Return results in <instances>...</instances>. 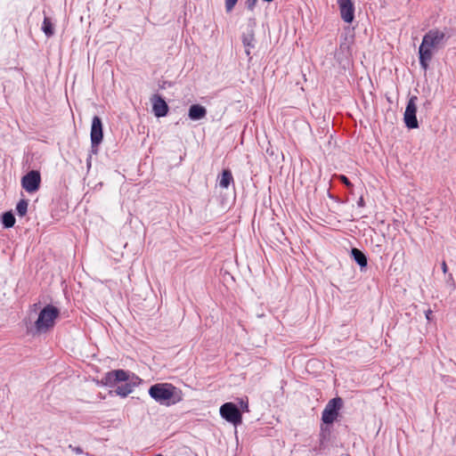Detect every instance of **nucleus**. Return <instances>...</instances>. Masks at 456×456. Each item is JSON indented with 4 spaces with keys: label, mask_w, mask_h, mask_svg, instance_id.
I'll return each instance as SVG.
<instances>
[{
    "label": "nucleus",
    "mask_w": 456,
    "mask_h": 456,
    "mask_svg": "<svg viewBox=\"0 0 456 456\" xmlns=\"http://www.w3.org/2000/svg\"><path fill=\"white\" fill-rule=\"evenodd\" d=\"M417 96H411L407 103L405 111H404V123L408 128H417L419 126V123L416 117L417 112Z\"/></svg>",
    "instance_id": "nucleus-8"
},
{
    "label": "nucleus",
    "mask_w": 456,
    "mask_h": 456,
    "mask_svg": "<svg viewBox=\"0 0 456 456\" xmlns=\"http://www.w3.org/2000/svg\"><path fill=\"white\" fill-rule=\"evenodd\" d=\"M69 448H71L77 454L83 453V450L80 447H72V445H69Z\"/></svg>",
    "instance_id": "nucleus-22"
},
{
    "label": "nucleus",
    "mask_w": 456,
    "mask_h": 456,
    "mask_svg": "<svg viewBox=\"0 0 456 456\" xmlns=\"http://www.w3.org/2000/svg\"><path fill=\"white\" fill-rule=\"evenodd\" d=\"M220 415L228 422L234 425L240 424L242 420L241 413L238 407L232 403H225L220 407Z\"/></svg>",
    "instance_id": "nucleus-7"
},
{
    "label": "nucleus",
    "mask_w": 456,
    "mask_h": 456,
    "mask_svg": "<svg viewBox=\"0 0 456 456\" xmlns=\"http://www.w3.org/2000/svg\"><path fill=\"white\" fill-rule=\"evenodd\" d=\"M90 136L93 147H97L102 141V123L98 116L93 118Z\"/></svg>",
    "instance_id": "nucleus-10"
},
{
    "label": "nucleus",
    "mask_w": 456,
    "mask_h": 456,
    "mask_svg": "<svg viewBox=\"0 0 456 456\" xmlns=\"http://www.w3.org/2000/svg\"><path fill=\"white\" fill-rule=\"evenodd\" d=\"M238 0H225V9L227 12H231L235 4H237Z\"/></svg>",
    "instance_id": "nucleus-20"
},
{
    "label": "nucleus",
    "mask_w": 456,
    "mask_h": 456,
    "mask_svg": "<svg viewBox=\"0 0 456 456\" xmlns=\"http://www.w3.org/2000/svg\"><path fill=\"white\" fill-rule=\"evenodd\" d=\"M431 314H432V311H431V310H428V311L427 312V314H426V317H427V319H428V320H429V319H430V315H431Z\"/></svg>",
    "instance_id": "nucleus-26"
},
{
    "label": "nucleus",
    "mask_w": 456,
    "mask_h": 456,
    "mask_svg": "<svg viewBox=\"0 0 456 456\" xmlns=\"http://www.w3.org/2000/svg\"><path fill=\"white\" fill-rule=\"evenodd\" d=\"M357 205L360 207V208H362L364 207L365 203H364V200L362 197H361L357 202Z\"/></svg>",
    "instance_id": "nucleus-24"
},
{
    "label": "nucleus",
    "mask_w": 456,
    "mask_h": 456,
    "mask_svg": "<svg viewBox=\"0 0 456 456\" xmlns=\"http://www.w3.org/2000/svg\"><path fill=\"white\" fill-rule=\"evenodd\" d=\"M28 202L25 199L20 200V201L17 203L16 210L19 216H24L28 212Z\"/></svg>",
    "instance_id": "nucleus-17"
},
{
    "label": "nucleus",
    "mask_w": 456,
    "mask_h": 456,
    "mask_svg": "<svg viewBox=\"0 0 456 456\" xmlns=\"http://www.w3.org/2000/svg\"><path fill=\"white\" fill-rule=\"evenodd\" d=\"M342 407L343 400L340 397L330 400L322 411V420L325 424H332L338 419Z\"/></svg>",
    "instance_id": "nucleus-5"
},
{
    "label": "nucleus",
    "mask_w": 456,
    "mask_h": 456,
    "mask_svg": "<svg viewBox=\"0 0 456 456\" xmlns=\"http://www.w3.org/2000/svg\"><path fill=\"white\" fill-rule=\"evenodd\" d=\"M442 271L444 273H446L448 272V266L445 263V261H443L441 264Z\"/></svg>",
    "instance_id": "nucleus-23"
},
{
    "label": "nucleus",
    "mask_w": 456,
    "mask_h": 456,
    "mask_svg": "<svg viewBox=\"0 0 456 456\" xmlns=\"http://www.w3.org/2000/svg\"><path fill=\"white\" fill-rule=\"evenodd\" d=\"M129 373L124 370H114L104 376V383L109 387L117 386L115 393L122 397L127 396L134 390V384L128 381Z\"/></svg>",
    "instance_id": "nucleus-3"
},
{
    "label": "nucleus",
    "mask_w": 456,
    "mask_h": 456,
    "mask_svg": "<svg viewBox=\"0 0 456 456\" xmlns=\"http://www.w3.org/2000/svg\"><path fill=\"white\" fill-rule=\"evenodd\" d=\"M341 19L346 23H352L354 19V5L352 0H337Z\"/></svg>",
    "instance_id": "nucleus-9"
},
{
    "label": "nucleus",
    "mask_w": 456,
    "mask_h": 456,
    "mask_svg": "<svg viewBox=\"0 0 456 456\" xmlns=\"http://www.w3.org/2000/svg\"><path fill=\"white\" fill-rule=\"evenodd\" d=\"M207 110L200 104H193L189 109L188 116L191 120H199L205 118Z\"/></svg>",
    "instance_id": "nucleus-12"
},
{
    "label": "nucleus",
    "mask_w": 456,
    "mask_h": 456,
    "mask_svg": "<svg viewBox=\"0 0 456 456\" xmlns=\"http://www.w3.org/2000/svg\"><path fill=\"white\" fill-rule=\"evenodd\" d=\"M150 396L161 405L170 406L183 400V392L171 383H157L149 388Z\"/></svg>",
    "instance_id": "nucleus-2"
},
{
    "label": "nucleus",
    "mask_w": 456,
    "mask_h": 456,
    "mask_svg": "<svg viewBox=\"0 0 456 456\" xmlns=\"http://www.w3.org/2000/svg\"><path fill=\"white\" fill-rule=\"evenodd\" d=\"M155 456H163V455H162V454H157V455H155Z\"/></svg>",
    "instance_id": "nucleus-27"
},
{
    "label": "nucleus",
    "mask_w": 456,
    "mask_h": 456,
    "mask_svg": "<svg viewBox=\"0 0 456 456\" xmlns=\"http://www.w3.org/2000/svg\"><path fill=\"white\" fill-rule=\"evenodd\" d=\"M151 102H152V110L156 117H158V118L165 117L167 114L168 106H167V102H165V100L161 96L155 94L152 97Z\"/></svg>",
    "instance_id": "nucleus-11"
},
{
    "label": "nucleus",
    "mask_w": 456,
    "mask_h": 456,
    "mask_svg": "<svg viewBox=\"0 0 456 456\" xmlns=\"http://www.w3.org/2000/svg\"><path fill=\"white\" fill-rule=\"evenodd\" d=\"M253 42H254L253 33H249V34L243 36L242 43H243L244 46L247 48L245 52L248 56L250 55V48L254 47Z\"/></svg>",
    "instance_id": "nucleus-15"
},
{
    "label": "nucleus",
    "mask_w": 456,
    "mask_h": 456,
    "mask_svg": "<svg viewBox=\"0 0 456 456\" xmlns=\"http://www.w3.org/2000/svg\"><path fill=\"white\" fill-rule=\"evenodd\" d=\"M2 222L5 228H11L15 224V217L12 212H5L2 216Z\"/></svg>",
    "instance_id": "nucleus-16"
},
{
    "label": "nucleus",
    "mask_w": 456,
    "mask_h": 456,
    "mask_svg": "<svg viewBox=\"0 0 456 456\" xmlns=\"http://www.w3.org/2000/svg\"><path fill=\"white\" fill-rule=\"evenodd\" d=\"M232 182H233V177H232V172L230 170H228V169H224L222 172L221 178H220V181H219V185L222 188L226 189V188L229 187V185Z\"/></svg>",
    "instance_id": "nucleus-14"
},
{
    "label": "nucleus",
    "mask_w": 456,
    "mask_h": 456,
    "mask_svg": "<svg viewBox=\"0 0 456 456\" xmlns=\"http://www.w3.org/2000/svg\"><path fill=\"white\" fill-rule=\"evenodd\" d=\"M445 39V33L438 28L430 29L424 35L419 47V64L424 70L428 69L434 52L444 46Z\"/></svg>",
    "instance_id": "nucleus-1"
},
{
    "label": "nucleus",
    "mask_w": 456,
    "mask_h": 456,
    "mask_svg": "<svg viewBox=\"0 0 456 456\" xmlns=\"http://www.w3.org/2000/svg\"><path fill=\"white\" fill-rule=\"evenodd\" d=\"M338 178L343 183L348 189L353 188V183L348 180V178L344 175H338Z\"/></svg>",
    "instance_id": "nucleus-19"
},
{
    "label": "nucleus",
    "mask_w": 456,
    "mask_h": 456,
    "mask_svg": "<svg viewBox=\"0 0 456 456\" xmlns=\"http://www.w3.org/2000/svg\"><path fill=\"white\" fill-rule=\"evenodd\" d=\"M256 2H257V0H248L247 4H248V9L252 10L255 7Z\"/></svg>",
    "instance_id": "nucleus-21"
},
{
    "label": "nucleus",
    "mask_w": 456,
    "mask_h": 456,
    "mask_svg": "<svg viewBox=\"0 0 456 456\" xmlns=\"http://www.w3.org/2000/svg\"><path fill=\"white\" fill-rule=\"evenodd\" d=\"M352 256L354 261L361 266L365 267L368 264L366 256L358 248L352 249Z\"/></svg>",
    "instance_id": "nucleus-13"
},
{
    "label": "nucleus",
    "mask_w": 456,
    "mask_h": 456,
    "mask_svg": "<svg viewBox=\"0 0 456 456\" xmlns=\"http://www.w3.org/2000/svg\"><path fill=\"white\" fill-rule=\"evenodd\" d=\"M241 406H242V408H243L244 410H246L247 411H248V402H246L244 404H243V403H241Z\"/></svg>",
    "instance_id": "nucleus-25"
},
{
    "label": "nucleus",
    "mask_w": 456,
    "mask_h": 456,
    "mask_svg": "<svg viewBox=\"0 0 456 456\" xmlns=\"http://www.w3.org/2000/svg\"><path fill=\"white\" fill-rule=\"evenodd\" d=\"M42 28L47 37L53 35V26L49 18L45 17Z\"/></svg>",
    "instance_id": "nucleus-18"
},
{
    "label": "nucleus",
    "mask_w": 456,
    "mask_h": 456,
    "mask_svg": "<svg viewBox=\"0 0 456 456\" xmlns=\"http://www.w3.org/2000/svg\"><path fill=\"white\" fill-rule=\"evenodd\" d=\"M60 312L57 307L47 305L39 313L38 318L35 322L37 332L45 333L53 329L55 320L59 317Z\"/></svg>",
    "instance_id": "nucleus-4"
},
{
    "label": "nucleus",
    "mask_w": 456,
    "mask_h": 456,
    "mask_svg": "<svg viewBox=\"0 0 456 456\" xmlns=\"http://www.w3.org/2000/svg\"><path fill=\"white\" fill-rule=\"evenodd\" d=\"M21 187L28 193L37 191L41 184V175L37 170L28 172L20 181Z\"/></svg>",
    "instance_id": "nucleus-6"
}]
</instances>
